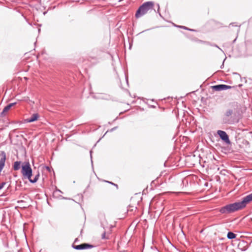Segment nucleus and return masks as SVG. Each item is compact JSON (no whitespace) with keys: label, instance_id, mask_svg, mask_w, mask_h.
<instances>
[{"label":"nucleus","instance_id":"obj_19","mask_svg":"<svg viewBox=\"0 0 252 252\" xmlns=\"http://www.w3.org/2000/svg\"><path fill=\"white\" fill-rule=\"evenodd\" d=\"M158 8L159 9V5L158 4Z\"/></svg>","mask_w":252,"mask_h":252},{"label":"nucleus","instance_id":"obj_8","mask_svg":"<svg viewBox=\"0 0 252 252\" xmlns=\"http://www.w3.org/2000/svg\"><path fill=\"white\" fill-rule=\"evenodd\" d=\"M238 248L242 251H245L248 249V246L245 242L243 241L239 243Z\"/></svg>","mask_w":252,"mask_h":252},{"label":"nucleus","instance_id":"obj_16","mask_svg":"<svg viewBox=\"0 0 252 252\" xmlns=\"http://www.w3.org/2000/svg\"><path fill=\"white\" fill-rule=\"evenodd\" d=\"M105 235H106V233H105V232H104L101 235L102 239H107V238L105 236Z\"/></svg>","mask_w":252,"mask_h":252},{"label":"nucleus","instance_id":"obj_17","mask_svg":"<svg viewBox=\"0 0 252 252\" xmlns=\"http://www.w3.org/2000/svg\"><path fill=\"white\" fill-rule=\"evenodd\" d=\"M77 241V239L76 238V239L75 240V241H74V242L73 244H74V243H75V242H76Z\"/></svg>","mask_w":252,"mask_h":252},{"label":"nucleus","instance_id":"obj_18","mask_svg":"<svg viewBox=\"0 0 252 252\" xmlns=\"http://www.w3.org/2000/svg\"><path fill=\"white\" fill-rule=\"evenodd\" d=\"M182 27L183 28H184V29H186V27H183H183Z\"/></svg>","mask_w":252,"mask_h":252},{"label":"nucleus","instance_id":"obj_9","mask_svg":"<svg viewBox=\"0 0 252 252\" xmlns=\"http://www.w3.org/2000/svg\"><path fill=\"white\" fill-rule=\"evenodd\" d=\"M39 118V115L37 113L33 114L30 118L27 119V122L32 123L36 121Z\"/></svg>","mask_w":252,"mask_h":252},{"label":"nucleus","instance_id":"obj_10","mask_svg":"<svg viewBox=\"0 0 252 252\" xmlns=\"http://www.w3.org/2000/svg\"><path fill=\"white\" fill-rule=\"evenodd\" d=\"M21 162V161H15L13 164V169L14 170H18L20 168Z\"/></svg>","mask_w":252,"mask_h":252},{"label":"nucleus","instance_id":"obj_14","mask_svg":"<svg viewBox=\"0 0 252 252\" xmlns=\"http://www.w3.org/2000/svg\"><path fill=\"white\" fill-rule=\"evenodd\" d=\"M232 107L234 110H236L240 108V105L238 103L234 102L232 104Z\"/></svg>","mask_w":252,"mask_h":252},{"label":"nucleus","instance_id":"obj_4","mask_svg":"<svg viewBox=\"0 0 252 252\" xmlns=\"http://www.w3.org/2000/svg\"><path fill=\"white\" fill-rule=\"evenodd\" d=\"M72 247L73 249L77 250L90 249L94 247L93 245L87 243H83L79 245H75V244H73Z\"/></svg>","mask_w":252,"mask_h":252},{"label":"nucleus","instance_id":"obj_7","mask_svg":"<svg viewBox=\"0 0 252 252\" xmlns=\"http://www.w3.org/2000/svg\"><path fill=\"white\" fill-rule=\"evenodd\" d=\"M231 87H232L230 86L223 85V84L218 85H215V86H212L213 89L216 91H222V90H226L231 88Z\"/></svg>","mask_w":252,"mask_h":252},{"label":"nucleus","instance_id":"obj_13","mask_svg":"<svg viewBox=\"0 0 252 252\" xmlns=\"http://www.w3.org/2000/svg\"><path fill=\"white\" fill-rule=\"evenodd\" d=\"M39 176V174H37V175H36L35 176V177H34V178L33 179H32L31 178L30 179H29V180L30 182L32 183H34L36 182L37 181V180H38Z\"/></svg>","mask_w":252,"mask_h":252},{"label":"nucleus","instance_id":"obj_15","mask_svg":"<svg viewBox=\"0 0 252 252\" xmlns=\"http://www.w3.org/2000/svg\"><path fill=\"white\" fill-rule=\"evenodd\" d=\"M6 184V183L5 182H2L0 185V190L4 186V185Z\"/></svg>","mask_w":252,"mask_h":252},{"label":"nucleus","instance_id":"obj_2","mask_svg":"<svg viewBox=\"0 0 252 252\" xmlns=\"http://www.w3.org/2000/svg\"><path fill=\"white\" fill-rule=\"evenodd\" d=\"M154 3L153 1L145 2L143 3L138 9L135 17L137 18H140L146 14L149 11L153 9Z\"/></svg>","mask_w":252,"mask_h":252},{"label":"nucleus","instance_id":"obj_6","mask_svg":"<svg viewBox=\"0 0 252 252\" xmlns=\"http://www.w3.org/2000/svg\"><path fill=\"white\" fill-rule=\"evenodd\" d=\"M217 134L219 135L220 138L226 143L229 144L230 143L228 135L227 134L226 132L223 130H219L217 131Z\"/></svg>","mask_w":252,"mask_h":252},{"label":"nucleus","instance_id":"obj_3","mask_svg":"<svg viewBox=\"0 0 252 252\" xmlns=\"http://www.w3.org/2000/svg\"><path fill=\"white\" fill-rule=\"evenodd\" d=\"M21 173L24 178L30 179L32 176V169L29 162H25L22 166Z\"/></svg>","mask_w":252,"mask_h":252},{"label":"nucleus","instance_id":"obj_12","mask_svg":"<svg viewBox=\"0 0 252 252\" xmlns=\"http://www.w3.org/2000/svg\"><path fill=\"white\" fill-rule=\"evenodd\" d=\"M227 237L229 239H234L236 237V235L234 233H233V232H229L228 233H227Z\"/></svg>","mask_w":252,"mask_h":252},{"label":"nucleus","instance_id":"obj_11","mask_svg":"<svg viewBox=\"0 0 252 252\" xmlns=\"http://www.w3.org/2000/svg\"><path fill=\"white\" fill-rule=\"evenodd\" d=\"M15 103H12L9 104L8 105L4 107L2 111V113H5L8 111L12 106L15 104Z\"/></svg>","mask_w":252,"mask_h":252},{"label":"nucleus","instance_id":"obj_1","mask_svg":"<svg viewBox=\"0 0 252 252\" xmlns=\"http://www.w3.org/2000/svg\"><path fill=\"white\" fill-rule=\"evenodd\" d=\"M252 201V193L244 197L241 201L227 205L220 210L221 214H229L242 209Z\"/></svg>","mask_w":252,"mask_h":252},{"label":"nucleus","instance_id":"obj_5","mask_svg":"<svg viewBox=\"0 0 252 252\" xmlns=\"http://www.w3.org/2000/svg\"><path fill=\"white\" fill-rule=\"evenodd\" d=\"M233 114V110L228 109L224 113V117L222 118V123L223 124H231V121L228 118L231 116Z\"/></svg>","mask_w":252,"mask_h":252}]
</instances>
